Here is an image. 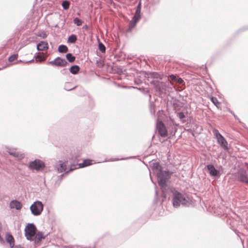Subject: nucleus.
<instances>
[{
  "label": "nucleus",
  "instance_id": "f257e3e1",
  "mask_svg": "<svg viewBox=\"0 0 248 248\" xmlns=\"http://www.w3.org/2000/svg\"><path fill=\"white\" fill-rule=\"evenodd\" d=\"M172 194V201L173 206L178 208L182 205L183 207H188L191 204V201L185 194H183L174 188L171 189Z\"/></svg>",
  "mask_w": 248,
  "mask_h": 248
},
{
  "label": "nucleus",
  "instance_id": "f03ea898",
  "mask_svg": "<svg viewBox=\"0 0 248 248\" xmlns=\"http://www.w3.org/2000/svg\"><path fill=\"white\" fill-rule=\"evenodd\" d=\"M171 174L172 173L169 170H162L156 174L158 185L163 191L165 188L167 182L170 178Z\"/></svg>",
  "mask_w": 248,
  "mask_h": 248
},
{
  "label": "nucleus",
  "instance_id": "7ed1b4c3",
  "mask_svg": "<svg viewBox=\"0 0 248 248\" xmlns=\"http://www.w3.org/2000/svg\"><path fill=\"white\" fill-rule=\"evenodd\" d=\"M213 132L217 140V143L219 144L225 151H228L229 148L228 147V142L226 139L217 129H214L213 130Z\"/></svg>",
  "mask_w": 248,
  "mask_h": 248
},
{
  "label": "nucleus",
  "instance_id": "20e7f679",
  "mask_svg": "<svg viewBox=\"0 0 248 248\" xmlns=\"http://www.w3.org/2000/svg\"><path fill=\"white\" fill-rule=\"evenodd\" d=\"M37 228L33 223H29L25 228V234L28 240L33 241L36 233Z\"/></svg>",
  "mask_w": 248,
  "mask_h": 248
},
{
  "label": "nucleus",
  "instance_id": "39448f33",
  "mask_svg": "<svg viewBox=\"0 0 248 248\" xmlns=\"http://www.w3.org/2000/svg\"><path fill=\"white\" fill-rule=\"evenodd\" d=\"M31 214L34 216L40 215L44 209V204L41 201L34 202L30 206Z\"/></svg>",
  "mask_w": 248,
  "mask_h": 248
},
{
  "label": "nucleus",
  "instance_id": "423d86ee",
  "mask_svg": "<svg viewBox=\"0 0 248 248\" xmlns=\"http://www.w3.org/2000/svg\"><path fill=\"white\" fill-rule=\"evenodd\" d=\"M45 163L41 160L36 159L29 162L28 168L31 170H35L38 171L45 168Z\"/></svg>",
  "mask_w": 248,
  "mask_h": 248
},
{
  "label": "nucleus",
  "instance_id": "0eeeda50",
  "mask_svg": "<svg viewBox=\"0 0 248 248\" xmlns=\"http://www.w3.org/2000/svg\"><path fill=\"white\" fill-rule=\"evenodd\" d=\"M145 77L151 84H154L158 81V79H162L161 76L156 72H150L147 73Z\"/></svg>",
  "mask_w": 248,
  "mask_h": 248
},
{
  "label": "nucleus",
  "instance_id": "6e6552de",
  "mask_svg": "<svg viewBox=\"0 0 248 248\" xmlns=\"http://www.w3.org/2000/svg\"><path fill=\"white\" fill-rule=\"evenodd\" d=\"M156 129L158 134L161 137H166L168 136L167 130L162 121H159L156 123Z\"/></svg>",
  "mask_w": 248,
  "mask_h": 248
},
{
  "label": "nucleus",
  "instance_id": "1a4fd4ad",
  "mask_svg": "<svg viewBox=\"0 0 248 248\" xmlns=\"http://www.w3.org/2000/svg\"><path fill=\"white\" fill-rule=\"evenodd\" d=\"M238 180L248 185V172L245 170H240L238 172Z\"/></svg>",
  "mask_w": 248,
  "mask_h": 248
},
{
  "label": "nucleus",
  "instance_id": "9d476101",
  "mask_svg": "<svg viewBox=\"0 0 248 248\" xmlns=\"http://www.w3.org/2000/svg\"><path fill=\"white\" fill-rule=\"evenodd\" d=\"M48 63L53 66L64 67L68 64V62L65 59L58 57L55 58L53 61L49 62Z\"/></svg>",
  "mask_w": 248,
  "mask_h": 248
},
{
  "label": "nucleus",
  "instance_id": "9b49d317",
  "mask_svg": "<svg viewBox=\"0 0 248 248\" xmlns=\"http://www.w3.org/2000/svg\"><path fill=\"white\" fill-rule=\"evenodd\" d=\"M207 169L211 176L219 177L220 176V171L217 170L213 164H208L206 166Z\"/></svg>",
  "mask_w": 248,
  "mask_h": 248
},
{
  "label": "nucleus",
  "instance_id": "f8f14e48",
  "mask_svg": "<svg viewBox=\"0 0 248 248\" xmlns=\"http://www.w3.org/2000/svg\"><path fill=\"white\" fill-rule=\"evenodd\" d=\"M141 2H139L136 7V10L134 16L132 17L131 21L135 23L140 20L141 18L140 12H141Z\"/></svg>",
  "mask_w": 248,
  "mask_h": 248
},
{
  "label": "nucleus",
  "instance_id": "ddd939ff",
  "mask_svg": "<svg viewBox=\"0 0 248 248\" xmlns=\"http://www.w3.org/2000/svg\"><path fill=\"white\" fill-rule=\"evenodd\" d=\"M153 84L155 85L156 91L159 93H163L166 90V85L163 82L157 81Z\"/></svg>",
  "mask_w": 248,
  "mask_h": 248
},
{
  "label": "nucleus",
  "instance_id": "4468645a",
  "mask_svg": "<svg viewBox=\"0 0 248 248\" xmlns=\"http://www.w3.org/2000/svg\"><path fill=\"white\" fill-rule=\"evenodd\" d=\"M55 168L58 172L62 173L64 172L65 174H66L67 166L64 162H62V161H59V163L56 165Z\"/></svg>",
  "mask_w": 248,
  "mask_h": 248
},
{
  "label": "nucleus",
  "instance_id": "2eb2a0df",
  "mask_svg": "<svg viewBox=\"0 0 248 248\" xmlns=\"http://www.w3.org/2000/svg\"><path fill=\"white\" fill-rule=\"evenodd\" d=\"M150 166L155 174H157L158 172L161 171L162 169V167L160 165L158 162H152L150 164Z\"/></svg>",
  "mask_w": 248,
  "mask_h": 248
},
{
  "label": "nucleus",
  "instance_id": "dca6fc26",
  "mask_svg": "<svg viewBox=\"0 0 248 248\" xmlns=\"http://www.w3.org/2000/svg\"><path fill=\"white\" fill-rule=\"evenodd\" d=\"M6 242L9 244L11 248H13L15 244V239L13 235L10 233H7L5 236Z\"/></svg>",
  "mask_w": 248,
  "mask_h": 248
},
{
  "label": "nucleus",
  "instance_id": "f3484780",
  "mask_svg": "<svg viewBox=\"0 0 248 248\" xmlns=\"http://www.w3.org/2000/svg\"><path fill=\"white\" fill-rule=\"evenodd\" d=\"M10 206L11 208H14L16 210H20L22 207L21 202L16 200L12 201L10 202Z\"/></svg>",
  "mask_w": 248,
  "mask_h": 248
},
{
  "label": "nucleus",
  "instance_id": "a211bd4d",
  "mask_svg": "<svg viewBox=\"0 0 248 248\" xmlns=\"http://www.w3.org/2000/svg\"><path fill=\"white\" fill-rule=\"evenodd\" d=\"M48 48V46L47 42L41 41L37 45V49L39 51H43Z\"/></svg>",
  "mask_w": 248,
  "mask_h": 248
},
{
  "label": "nucleus",
  "instance_id": "6ab92c4d",
  "mask_svg": "<svg viewBox=\"0 0 248 248\" xmlns=\"http://www.w3.org/2000/svg\"><path fill=\"white\" fill-rule=\"evenodd\" d=\"M8 153L11 155H12L14 157H16L18 158L19 159H22L24 157V155L23 154H21L20 153L16 152L15 150H12L11 149H9Z\"/></svg>",
  "mask_w": 248,
  "mask_h": 248
},
{
  "label": "nucleus",
  "instance_id": "aec40b11",
  "mask_svg": "<svg viewBox=\"0 0 248 248\" xmlns=\"http://www.w3.org/2000/svg\"><path fill=\"white\" fill-rule=\"evenodd\" d=\"M45 236L43 235L42 232H38L36 233L35 236L34 237V243L36 244V242L38 243L43 239L45 238Z\"/></svg>",
  "mask_w": 248,
  "mask_h": 248
},
{
  "label": "nucleus",
  "instance_id": "412c9836",
  "mask_svg": "<svg viewBox=\"0 0 248 248\" xmlns=\"http://www.w3.org/2000/svg\"><path fill=\"white\" fill-rule=\"evenodd\" d=\"M80 70V67L78 65H72L69 69L71 73L74 75L78 74Z\"/></svg>",
  "mask_w": 248,
  "mask_h": 248
},
{
  "label": "nucleus",
  "instance_id": "4be33fe9",
  "mask_svg": "<svg viewBox=\"0 0 248 248\" xmlns=\"http://www.w3.org/2000/svg\"><path fill=\"white\" fill-rule=\"evenodd\" d=\"M91 161L90 159H85L82 163L78 164V168H81L90 166L92 164Z\"/></svg>",
  "mask_w": 248,
  "mask_h": 248
},
{
  "label": "nucleus",
  "instance_id": "5701e85b",
  "mask_svg": "<svg viewBox=\"0 0 248 248\" xmlns=\"http://www.w3.org/2000/svg\"><path fill=\"white\" fill-rule=\"evenodd\" d=\"M78 164H73L69 166L68 169H67V171H66V174L72 172L73 170H75L76 169L78 168Z\"/></svg>",
  "mask_w": 248,
  "mask_h": 248
},
{
  "label": "nucleus",
  "instance_id": "b1692460",
  "mask_svg": "<svg viewBox=\"0 0 248 248\" xmlns=\"http://www.w3.org/2000/svg\"><path fill=\"white\" fill-rule=\"evenodd\" d=\"M68 51V48L66 46L61 45L58 47V51L60 53H66Z\"/></svg>",
  "mask_w": 248,
  "mask_h": 248
},
{
  "label": "nucleus",
  "instance_id": "393cba45",
  "mask_svg": "<svg viewBox=\"0 0 248 248\" xmlns=\"http://www.w3.org/2000/svg\"><path fill=\"white\" fill-rule=\"evenodd\" d=\"M77 40V36L75 34H71L68 38V42L71 44H74Z\"/></svg>",
  "mask_w": 248,
  "mask_h": 248
},
{
  "label": "nucleus",
  "instance_id": "a878e982",
  "mask_svg": "<svg viewBox=\"0 0 248 248\" xmlns=\"http://www.w3.org/2000/svg\"><path fill=\"white\" fill-rule=\"evenodd\" d=\"M66 58L70 62H73L76 60V57L70 53L66 55Z\"/></svg>",
  "mask_w": 248,
  "mask_h": 248
},
{
  "label": "nucleus",
  "instance_id": "bb28decb",
  "mask_svg": "<svg viewBox=\"0 0 248 248\" xmlns=\"http://www.w3.org/2000/svg\"><path fill=\"white\" fill-rule=\"evenodd\" d=\"M210 100L217 108H219L220 103L218 101V100L216 97L212 96L210 98Z\"/></svg>",
  "mask_w": 248,
  "mask_h": 248
},
{
  "label": "nucleus",
  "instance_id": "cd10ccee",
  "mask_svg": "<svg viewBox=\"0 0 248 248\" xmlns=\"http://www.w3.org/2000/svg\"><path fill=\"white\" fill-rule=\"evenodd\" d=\"M76 88L75 86L72 87L71 82H67L65 84L64 89L66 91H71L74 89Z\"/></svg>",
  "mask_w": 248,
  "mask_h": 248
},
{
  "label": "nucleus",
  "instance_id": "c85d7f7f",
  "mask_svg": "<svg viewBox=\"0 0 248 248\" xmlns=\"http://www.w3.org/2000/svg\"><path fill=\"white\" fill-rule=\"evenodd\" d=\"M62 6L64 10H67L69 8L70 2L68 0H64L62 3Z\"/></svg>",
  "mask_w": 248,
  "mask_h": 248
},
{
  "label": "nucleus",
  "instance_id": "c756f323",
  "mask_svg": "<svg viewBox=\"0 0 248 248\" xmlns=\"http://www.w3.org/2000/svg\"><path fill=\"white\" fill-rule=\"evenodd\" d=\"M73 22L78 26H80L82 25L83 21L78 17H75L74 18Z\"/></svg>",
  "mask_w": 248,
  "mask_h": 248
},
{
  "label": "nucleus",
  "instance_id": "7c9ffc66",
  "mask_svg": "<svg viewBox=\"0 0 248 248\" xmlns=\"http://www.w3.org/2000/svg\"><path fill=\"white\" fill-rule=\"evenodd\" d=\"M98 48L99 50L102 53H105L106 52V47L102 43L100 42L99 43Z\"/></svg>",
  "mask_w": 248,
  "mask_h": 248
},
{
  "label": "nucleus",
  "instance_id": "2f4dec72",
  "mask_svg": "<svg viewBox=\"0 0 248 248\" xmlns=\"http://www.w3.org/2000/svg\"><path fill=\"white\" fill-rule=\"evenodd\" d=\"M18 57L17 54H14L9 57V61L12 62L17 59Z\"/></svg>",
  "mask_w": 248,
  "mask_h": 248
},
{
  "label": "nucleus",
  "instance_id": "473e14b6",
  "mask_svg": "<svg viewBox=\"0 0 248 248\" xmlns=\"http://www.w3.org/2000/svg\"><path fill=\"white\" fill-rule=\"evenodd\" d=\"M37 36L45 39V38H46L47 34L46 33V32L45 31H43L41 32L37 33Z\"/></svg>",
  "mask_w": 248,
  "mask_h": 248
},
{
  "label": "nucleus",
  "instance_id": "72a5a7b5",
  "mask_svg": "<svg viewBox=\"0 0 248 248\" xmlns=\"http://www.w3.org/2000/svg\"><path fill=\"white\" fill-rule=\"evenodd\" d=\"M136 23L131 20L129 23L128 30L131 31L136 26Z\"/></svg>",
  "mask_w": 248,
  "mask_h": 248
},
{
  "label": "nucleus",
  "instance_id": "f704fd0d",
  "mask_svg": "<svg viewBox=\"0 0 248 248\" xmlns=\"http://www.w3.org/2000/svg\"><path fill=\"white\" fill-rule=\"evenodd\" d=\"M177 116H178L179 119L181 120L183 119V118H184L185 117V115L182 112H180L178 113Z\"/></svg>",
  "mask_w": 248,
  "mask_h": 248
},
{
  "label": "nucleus",
  "instance_id": "c9c22d12",
  "mask_svg": "<svg viewBox=\"0 0 248 248\" xmlns=\"http://www.w3.org/2000/svg\"><path fill=\"white\" fill-rule=\"evenodd\" d=\"M176 81L180 84L183 83L184 80L181 78H177Z\"/></svg>",
  "mask_w": 248,
  "mask_h": 248
},
{
  "label": "nucleus",
  "instance_id": "e433bc0d",
  "mask_svg": "<svg viewBox=\"0 0 248 248\" xmlns=\"http://www.w3.org/2000/svg\"><path fill=\"white\" fill-rule=\"evenodd\" d=\"M170 78L172 80L176 81L177 78L174 75H171L170 76Z\"/></svg>",
  "mask_w": 248,
  "mask_h": 248
},
{
  "label": "nucleus",
  "instance_id": "4c0bfd02",
  "mask_svg": "<svg viewBox=\"0 0 248 248\" xmlns=\"http://www.w3.org/2000/svg\"><path fill=\"white\" fill-rule=\"evenodd\" d=\"M14 248H24L23 247H22L21 245H16L14 246Z\"/></svg>",
  "mask_w": 248,
  "mask_h": 248
},
{
  "label": "nucleus",
  "instance_id": "58836bf2",
  "mask_svg": "<svg viewBox=\"0 0 248 248\" xmlns=\"http://www.w3.org/2000/svg\"><path fill=\"white\" fill-rule=\"evenodd\" d=\"M230 112L234 116V118L236 119H237L238 120V118H237V117L235 115V114H234V113L231 111V110H230Z\"/></svg>",
  "mask_w": 248,
  "mask_h": 248
},
{
  "label": "nucleus",
  "instance_id": "ea45409f",
  "mask_svg": "<svg viewBox=\"0 0 248 248\" xmlns=\"http://www.w3.org/2000/svg\"><path fill=\"white\" fill-rule=\"evenodd\" d=\"M123 159H124V158H121V159H118V158H115V159H112L111 160L112 161H118V160H123Z\"/></svg>",
  "mask_w": 248,
  "mask_h": 248
},
{
  "label": "nucleus",
  "instance_id": "a19ab883",
  "mask_svg": "<svg viewBox=\"0 0 248 248\" xmlns=\"http://www.w3.org/2000/svg\"><path fill=\"white\" fill-rule=\"evenodd\" d=\"M33 61H34V60H31V61H29L27 62H27V63H29V62H33Z\"/></svg>",
  "mask_w": 248,
  "mask_h": 248
},
{
  "label": "nucleus",
  "instance_id": "79ce46f5",
  "mask_svg": "<svg viewBox=\"0 0 248 248\" xmlns=\"http://www.w3.org/2000/svg\"><path fill=\"white\" fill-rule=\"evenodd\" d=\"M64 175V174H61L60 177H61V178H62V177L63 176V175Z\"/></svg>",
  "mask_w": 248,
  "mask_h": 248
},
{
  "label": "nucleus",
  "instance_id": "37998d69",
  "mask_svg": "<svg viewBox=\"0 0 248 248\" xmlns=\"http://www.w3.org/2000/svg\"><path fill=\"white\" fill-rule=\"evenodd\" d=\"M152 107H153V105H151V108H150V109H151V111L152 112Z\"/></svg>",
  "mask_w": 248,
  "mask_h": 248
},
{
  "label": "nucleus",
  "instance_id": "c03bdc74",
  "mask_svg": "<svg viewBox=\"0 0 248 248\" xmlns=\"http://www.w3.org/2000/svg\"><path fill=\"white\" fill-rule=\"evenodd\" d=\"M128 59H131V57H128Z\"/></svg>",
  "mask_w": 248,
  "mask_h": 248
},
{
  "label": "nucleus",
  "instance_id": "a18cd8bd",
  "mask_svg": "<svg viewBox=\"0 0 248 248\" xmlns=\"http://www.w3.org/2000/svg\"><path fill=\"white\" fill-rule=\"evenodd\" d=\"M128 59H131V57H128Z\"/></svg>",
  "mask_w": 248,
  "mask_h": 248
}]
</instances>
